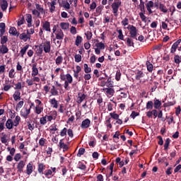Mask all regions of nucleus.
I'll return each instance as SVG.
<instances>
[{"label":"nucleus","mask_w":181,"mask_h":181,"mask_svg":"<svg viewBox=\"0 0 181 181\" xmlns=\"http://www.w3.org/2000/svg\"><path fill=\"white\" fill-rule=\"evenodd\" d=\"M127 29L129 32L130 37L135 40H138V38L136 37V36H138V29H136V27L132 25H129Z\"/></svg>","instance_id":"1"},{"label":"nucleus","mask_w":181,"mask_h":181,"mask_svg":"<svg viewBox=\"0 0 181 181\" xmlns=\"http://www.w3.org/2000/svg\"><path fill=\"white\" fill-rule=\"evenodd\" d=\"M122 4L121 0H115L112 4V9L115 16H118V9H119V6H121Z\"/></svg>","instance_id":"2"},{"label":"nucleus","mask_w":181,"mask_h":181,"mask_svg":"<svg viewBox=\"0 0 181 181\" xmlns=\"http://www.w3.org/2000/svg\"><path fill=\"white\" fill-rule=\"evenodd\" d=\"M180 43H181V39H179L173 44L170 48V53H172V54H175V53H176V50L177 49H178V52H181V46L179 47V45H180Z\"/></svg>","instance_id":"3"},{"label":"nucleus","mask_w":181,"mask_h":181,"mask_svg":"<svg viewBox=\"0 0 181 181\" xmlns=\"http://www.w3.org/2000/svg\"><path fill=\"white\" fill-rule=\"evenodd\" d=\"M90 125H91V120L90 119H85L81 122V128L82 129H87V128H90Z\"/></svg>","instance_id":"4"},{"label":"nucleus","mask_w":181,"mask_h":181,"mask_svg":"<svg viewBox=\"0 0 181 181\" xmlns=\"http://www.w3.org/2000/svg\"><path fill=\"white\" fill-rule=\"evenodd\" d=\"M47 5L49 8V12L51 13H53V12L56 11V5H57L56 0H53L51 2L48 1Z\"/></svg>","instance_id":"5"},{"label":"nucleus","mask_w":181,"mask_h":181,"mask_svg":"<svg viewBox=\"0 0 181 181\" xmlns=\"http://www.w3.org/2000/svg\"><path fill=\"white\" fill-rule=\"evenodd\" d=\"M42 49L45 53H50V49H51L50 41H46L42 46Z\"/></svg>","instance_id":"6"},{"label":"nucleus","mask_w":181,"mask_h":181,"mask_svg":"<svg viewBox=\"0 0 181 181\" xmlns=\"http://www.w3.org/2000/svg\"><path fill=\"white\" fill-rule=\"evenodd\" d=\"M124 42H126V45L128 46V47H134L135 43L134 42V38L132 37H127L124 40Z\"/></svg>","instance_id":"7"},{"label":"nucleus","mask_w":181,"mask_h":181,"mask_svg":"<svg viewBox=\"0 0 181 181\" xmlns=\"http://www.w3.org/2000/svg\"><path fill=\"white\" fill-rule=\"evenodd\" d=\"M26 164L25 163V161L23 160H20L19 163L17 165V169L18 173H23V168H25V165Z\"/></svg>","instance_id":"8"},{"label":"nucleus","mask_w":181,"mask_h":181,"mask_svg":"<svg viewBox=\"0 0 181 181\" xmlns=\"http://www.w3.org/2000/svg\"><path fill=\"white\" fill-rule=\"evenodd\" d=\"M32 77H35L39 74V69H37V64H33L32 65Z\"/></svg>","instance_id":"9"},{"label":"nucleus","mask_w":181,"mask_h":181,"mask_svg":"<svg viewBox=\"0 0 181 181\" xmlns=\"http://www.w3.org/2000/svg\"><path fill=\"white\" fill-rule=\"evenodd\" d=\"M19 39L21 40H23V42H28V40H30V35L26 34L25 33H23L19 34Z\"/></svg>","instance_id":"10"},{"label":"nucleus","mask_w":181,"mask_h":181,"mask_svg":"<svg viewBox=\"0 0 181 181\" xmlns=\"http://www.w3.org/2000/svg\"><path fill=\"white\" fill-rule=\"evenodd\" d=\"M64 37V33H63V30H62V29H58L56 33V39H57V40H63Z\"/></svg>","instance_id":"11"},{"label":"nucleus","mask_w":181,"mask_h":181,"mask_svg":"<svg viewBox=\"0 0 181 181\" xmlns=\"http://www.w3.org/2000/svg\"><path fill=\"white\" fill-rule=\"evenodd\" d=\"M42 29H44V30H46V32H52V29L50 28V22L45 21V22H42Z\"/></svg>","instance_id":"12"},{"label":"nucleus","mask_w":181,"mask_h":181,"mask_svg":"<svg viewBox=\"0 0 181 181\" xmlns=\"http://www.w3.org/2000/svg\"><path fill=\"white\" fill-rule=\"evenodd\" d=\"M4 87L1 89L3 91H9V90H11V88H12V87H13V86H11L9 84V81L6 80L5 81V83L3 84Z\"/></svg>","instance_id":"13"},{"label":"nucleus","mask_w":181,"mask_h":181,"mask_svg":"<svg viewBox=\"0 0 181 181\" xmlns=\"http://www.w3.org/2000/svg\"><path fill=\"white\" fill-rule=\"evenodd\" d=\"M33 172V164L29 163L27 165L25 173L30 176V175H32V173Z\"/></svg>","instance_id":"14"},{"label":"nucleus","mask_w":181,"mask_h":181,"mask_svg":"<svg viewBox=\"0 0 181 181\" xmlns=\"http://www.w3.org/2000/svg\"><path fill=\"white\" fill-rule=\"evenodd\" d=\"M153 107L155 110H159L160 107L162 105V102L157 99L156 98L153 100Z\"/></svg>","instance_id":"15"},{"label":"nucleus","mask_w":181,"mask_h":181,"mask_svg":"<svg viewBox=\"0 0 181 181\" xmlns=\"http://www.w3.org/2000/svg\"><path fill=\"white\" fill-rule=\"evenodd\" d=\"M87 95L84 93H78V100L77 103L78 104H81L82 102L84 100L85 98H86Z\"/></svg>","instance_id":"16"},{"label":"nucleus","mask_w":181,"mask_h":181,"mask_svg":"<svg viewBox=\"0 0 181 181\" xmlns=\"http://www.w3.org/2000/svg\"><path fill=\"white\" fill-rule=\"evenodd\" d=\"M29 114H30V109L25 108L21 111V115L24 118H28V115H29Z\"/></svg>","instance_id":"17"},{"label":"nucleus","mask_w":181,"mask_h":181,"mask_svg":"<svg viewBox=\"0 0 181 181\" xmlns=\"http://www.w3.org/2000/svg\"><path fill=\"white\" fill-rule=\"evenodd\" d=\"M59 146L61 149L62 148L64 149V152H65V151H69V146H67V144H64V142H63V139H61L59 141Z\"/></svg>","instance_id":"18"},{"label":"nucleus","mask_w":181,"mask_h":181,"mask_svg":"<svg viewBox=\"0 0 181 181\" xmlns=\"http://www.w3.org/2000/svg\"><path fill=\"white\" fill-rule=\"evenodd\" d=\"M143 77H145V74L142 71H137L136 73L135 78L137 81H141V78H143Z\"/></svg>","instance_id":"19"},{"label":"nucleus","mask_w":181,"mask_h":181,"mask_svg":"<svg viewBox=\"0 0 181 181\" xmlns=\"http://www.w3.org/2000/svg\"><path fill=\"white\" fill-rule=\"evenodd\" d=\"M13 127H14V124L12 119H7L6 122V127L7 128V129H12Z\"/></svg>","instance_id":"20"},{"label":"nucleus","mask_w":181,"mask_h":181,"mask_svg":"<svg viewBox=\"0 0 181 181\" xmlns=\"http://www.w3.org/2000/svg\"><path fill=\"white\" fill-rule=\"evenodd\" d=\"M103 90L106 91L107 95H110L111 97L115 94V90L112 88H105Z\"/></svg>","instance_id":"21"},{"label":"nucleus","mask_w":181,"mask_h":181,"mask_svg":"<svg viewBox=\"0 0 181 181\" xmlns=\"http://www.w3.org/2000/svg\"><path fill=\"white\" fill-rule=\"evenodd\" d=\"M9 52V49L5 44H3L0 46V52L2 53V54H6Z\"/></svg>","instance_id":"22"},{"label":"nucleus","mask_w":181,"mask_h":181,"mask_svg":"<svg viewBox=\"0 0 181 181\" xmlns=\"http://www.w3.org/2000/svg\"><path fill=\"white\" fill-rule=\"evenodd\" d=\"M9 33H10V35H12L13 36H19V32H18V30H16V28H15V27L10 28Z\"/></svg>","instance_id":"23"},{"label":"nucleus","mask_w":181,"mask_h":181,"mask_svg":"<svg viewBox=\"0 0 181 181\" xmlns=\"http://www.w3.org/2000/svg\"><path fill=\"white\" fill-rule=\"evenodd\" d=\"M46 169V165H45V164L43 163H39L38 164V168H37V172L38 173H40V175H43V170H45Z\"/></svg>","instance_id":"24"},{"label":"nucleus","mask_w":181,"mask_h":181,"mask_svg":"<svg viewBox=\"0 0 181 181\" xmlns=\"http://www.w3.org/2000/svg\"><path fill=\"white\" fill-rule=\"evenodd\" d=\"M49 103L53 107V108H59V103L56 100V98H52L49 100Z\"/></svg>","instance_id":"25"},{"label":"nucleus","mask_w":181,"mask_h":181,"mask_svg":"<svg viewBox=\"0 0 181 181\" xmlns=\"http://www.w3.org/2000/svg\"><path fill=\"white\" fill-rule=\"evenodd\" d=\"M14 101L21 100V90H16L13 95Z\"/></svg>","instance_id":"26"},{"label":"nucleus","mask_w":181,"mask_h":181,"mask_svg":"<svg viewBox=\"0 0 181 181\" xmlns=\"http://www.w3.org/2000/svg\"><path fill=\"white\" fill-rule=\"evenodd\" d=\"M146 66L147 67V71L149 73H152V71H153V64H152V63H151V62L146 61Z\"/></svg>","instance_id":"27"},{"label":"nucleus","mask_w":181,"mask_h":181,"mask_svg":"<svg viewBox=\"0 0 181 181\" xmlns=\"http://www.w3.org/2000/svg\"><path fill=\"white\" fill-rule=\"evenodd\" d=\"M174 62L175 64H180L181 63V55L174 54L173 57Z\"/></svg>","instance_id":"28"},{"label":"nucleus","mask_w":181,"mask_h":181,"mask_svg":"<svg viewBox=\"0 0 181 181\" xmlns=\"http://www.w3.org/2000/svg\"><path fill=\"white\" fill-rule=\"evenodd\" d=\"M35 112V114H37L38 115L40 114H42V112H43V105H42V106L36 105Z\"/></svg>","instance_id":"29"},{"label":"nucleus","mask_w":181,"mask_h":181,"mask_svg":"<svg viewBox=\"0 0 181 181\" xmlns=\"http://www.w3.org/2000/svg\"><path fill=\"white\" fill-rule=\"evenodd\" d=\"M160 11L163 12V13H168V8H166V6L165 4L160 3L158 6Z\"/></svg>","instance_id":"30"},{"label":"nucleus","mask_w":181,"mask_h":181,"mask_svg":"<svg viewBox=\"0 0 181 181\" xmlns=\"http://www.w3.org/2000/svg\"><path fill=\"white\" fill-rule=\"evenodd\" d=\"M1 10L5 11L8 9V1L6 0H3L1 4Z\"/></svg>","instance_id":"31"},{"label":"nucleus","mask_w":181,"mask_h":181,"mask_svg":"<svg viewBox=\"0 0 181 181\" xmlns=\"http://www.w3.org/2000/svg\"><path fill=\"white\" fill-rule=\"evenodd\" d=\"M5 29H6V25H5V23H0V34L5 35Z\"/></svg>","instance_id":"32"},{"label":"nucleus","mask_w":181,"mask_h":181,"mask_svg":"<svg viewBox=\"0 0 181 181\" xmlns=\"http://www.w3.org/2000/svg\"><path fill=\"white\" fill-rule=\"evenodd\" d=\"M50 93L52 95L56 96V95H59V91L57 90V89H56V86H52V88L50 90Z\"/></svg>","instance_id":"33"},{"label":"nucleus","mask_w":181,"mask_h":181,"mask_svg":"<svg viewBox=\"0 0 181 181\" xmlns=\"http://www.w3.org/2000/svg\"><path fill=\"white\" fill-rule=\"evenodd\" d=\"M16 75V72L15 71V69L12 68L8 71V77H9V78H15Z\"/></svg>","instance_id":"34"},{"label":"nucleus","mask_w":181,"mask_h":181,"mask_svg":"<svg viewBox=\"0 0 181 181\" xmlns=\"http://www.w3.org/2000/svg\"><path fill=\"white\" fill-rule=\"evenodd\" d=\"M28 49H29V45H25L23 48L21 49V50L20 51L21 57H23V56H25Z\"/></svg>","instance_id":"35"},{"label":"nucleus","mask_w":181,"mask_h":181,"mask_svg":"<svg viewBox=\"0 0 181 181\" xmlns=\"http://www.w3.org/2000/svg\"><path fill=\"white\" fill-rule=\"evenodd\" d=\"M8 135L4 134L0 138L1 144H5L6 146H8Z\"/></svg>","instance_id":"36"},{"label":"nucleus","mask_w":181,"mask_h":181,"mask_svg":"<svg viewBox=\"0 0 181 181\" xmlns=\"http://www.w3.org/2000/svg\"><path fill=\"white\" fill-rule=\"evenodd\" d=\"M35 8H36V11H40V13H42V15H43V13H45V8H43V7H42V6H40V4H35Z\"/></svg>","instance_id":"37"},{"label":"nucleus","mask_w":181,"mask_h":181,"mask_svg":"<svg viewBox=\"0 0 181 181\" xmlns=\"http://www.w3.org/2000/svg\"><path fill=\"white\" fill-rule=\"evenodd\" d=\"M78 169H80L81 170H86V169H87V166L84 163L79 161L78 163Z\"/></svg>","instance_id":"38"},{"label":"nucleus","mask_w":181,"mask_h":181,"mask_svg":"<svg viewBox=\"0 0 181 181\" xmlns=\"http://www.w3.org/2000/svg\"><path fill=\"white\" fill-rule=\"evenodd\" d=\"M55 63L57 66H60L63 63V57L62 55L58 56L55 59Z\"/></svg>","instance_id":"39"},{"label":"nucleus","mask_w":181,"mask_h":181,"mask_svg":"<svg viewBox=\"0 0 181 181\" xmlns=\"http://www.w3.org/2000/svg\"><path fill=\"white\" fill-rule=\"evenodd\" d=\"M83 69H84V72L86 74H88L89 73H91V67L88 66V64H83Z\"/></svg>","instance_id":"40"},{"label":"nucleus","mask_w":181,"mask_h":181,"mask_svg":"<svg viewBox=\"0 0 181 181\" xmlns=\"http://www.w3.org/2000/svg\"><path fill=\"white\" fill-rule=\"evenodd\" d=\"M106 86L108 88L114 87V82H112L111 77L108 78L106 81Z\"/></svg>","instance_id":"41"},{"label":"nucleus","mask_w":181,"mask_h":181,"mask_svg":"<svg viewBox=\"0 0 181 181\" xmlns=\"http://www.w3.org/2000/svg\"><path fill=\"white\" fill-rule=\"evenodd\" d=\"M169 145H170V139L167 138L164 144V151H168Z\"/></svg>","instance_id":"42"},{"label":"nucleus","mask_w":181,"mask_h":181,"mask_svg":"<svg viewBox=\"0 0 181 181\" xmlns=\"http://www.w3.org/2000/svg\"><path fill=\"white\" fill-rule=\"evenodd\" d=\"M1 37V45H5L8 42V37L4 36V35L0 34Z\"/></svg>","instance_id":"43"},{"label":"nucleus","mask_w":181,"mask_h":181,"mask_svg":"<svg viewBox=\"0 0 181 181\" xmlns=\"http://www.w3.org/2000/svg\"><path fill=\"white\" fill-rule=\"evenodd\" d=\"M69 25L70 24L69 23H61V29H62L63 30H67V29H69Z\"/></svg>","instance_id":"44"},{"label":"nucleus","mask_w":181,"mask_h":181,"mask_svg":"<svg viewBox=\"0 0 181 181\" xmlns=\"http://www.w3.org/2000/svg\"><path fill=\"white\" fill-rule=\"evenodd\" d=\"M47 115H45V117H42L40 119V123L41 125H46L47 124Z\"/></svg>","instance_id":"45"},{"label":"nucleus","mask_w":181,"mask_h":181,"mask_svg":"<svg viewBox=\"0 0 181 181\" xmlns=\"http://www.w3.org/2000/svg\"><path fill=\"white\" fill-rule=\"evenodd\" d=\"M146 110H153V102L152 100H149L146 103Z\"/></svg>","instance_id":"46"},{"label":"nucleus","mask_w":181,"mask_h":181,"mask_svg":"<svg viewBox=\"0 0 181 181\" xmlns=\"http://www.w3.org/2000/svg\"><path fill=\"white\" fill-rule=\"evenodd\" d=\"M37 56H42L43 54V45H40L36 50Z\"/></svg>","instance_id":"47"},{"label":"nucleus","mask_w":181,"mask_h":181,"mask_svg":"<svg viewBox=\"0 0 181 181\" xmlns=\"http://www.w3.org/2000/svg\"><path fill=\"white\" fill-rule=\"evenodd\" d=\"M81 42H83V37H81L80 35H78L75 41L76 46H80Z\"/></svg>","instance_id":"48"},{"label":"nucleus","mask_w":181,"mask_h":181,"mask_svg":"<svg viewBox=\"0 0 181 181\" xmlns=\"http://www.w3.org/2000/svg\"><path fill=\"white\" fill-rule=\"evenodd\" d=\"M66 81H65L66 83H69L71 84L73 83V76L70 74H66Z\"/></svg>","instance_id":"49"},{"label":"nucleus","mask_w":181,"mask_h":181,"mask_svg":"<svg viewBox=\"0 0 181 181\" xmlns=\"http://www.w3.org/2000/svg\"><path fill=\"white\" fill-rule=\"evenodd\" d=\"M62 6L66 10L70 9V3H69L67 1H62Z\"/></svg>","instance_id":"50"},{"label":"nucleus","mask_w":181,"mask_h":181,"mask_svg":"<svg viewBox=\"0 0 181 181\" xmlns=\"http://www.w3.org/2000/svg\"><path fill=\"white\" fill-rule=\"evenodd\" d=\"M19 122H21V117L16 116L13 122L14 127H18V125H19Z\"/></svg>","instance_id":"51"},{"label":"nucleus","mask_w":181,"mask_h":181,"mask_svg":"<svg viewBox=\"0 0 181 181\" xmlns=\"http://www.w3.org/2000/svg\"><path fill=\"white\" fill-rule=\"evenodd\" d=\"M23 88V86H22V83L18 82L15 84L14 90H17L19 91V90H22Z\"/></svg>","instance_id":"52"},{"label":"nucleus","mask_w":181,"mask_h":181,"mask_svg":"<svg viewBox=\"0 0 181 181\" xmlns=\"http://www.w3.org/2000/svg\"><path fill=\"white\" fill-rule=\"evenodd\" d=\"M84 153H86V148H79V150H78V153H77V156H78V158H80V156H81L82 155H84Z\"/></svg>","instance_id":"53"},{"label":"nucleus","mask_w":181,"mask_h":181,"mask_svg":"<svg viewBox=\"0 0 181 181\" xmlns=\"http://www.w3.org/2000/svg\"><path fill=\"white\" fill-rule=\"evenodd\" d=\"M110 115L113 119H118V118H119V115L115 113V112H110Z\"/></svg>","instance_id":"54"},{"label":"nucleus","mask_w":181,"mask_h":181,"mask_svg":"<svg viewBox=\"0 0 181 181\" xmlns=\"http://www.w3.org/2000/svg\"><path fill=\"white\" fill-rule=\"evenodd\" d=\"M96 47L100 49L101 50H104L105 49V45L103 42H98L95 44Z\"/></svg>","instance_id":"55"},{"label":"nucleus","mask_w":181,"mask_h":181,"mask_svg":"<svg viewBox=\"0 0 181 181\" xmlns=\"http://www.w3.org/2000/svg\"><path fill=\"white\" fill-rule=\"evenodd\" d=\"M85 35L86 36L87 40H91V37H93V33L90 31H87L85 33Z\"/></svg>","instance_id":"56"},{"label":"nucleus","mask_w":181,"mask_h":181,"mask_svg":"<svg viewBox=\"0 0 181 181\" xmlns=\"http://www.w3.org/2000/svg\"><path fill=\"white\" fill-rule=\"evenodd\" d=\"M32 13L33 15H34V16H37V18H40V13L38 10H36V9H33L32 11Z\"/></svg>","instance_id":"57"},{"label":"nucleus","mask_w":181,"mask_h":181,"mask_svg":"<svg viewBox=\"0 0 181 181\" xmlns=\"http://www.w3.org/2000/svg\"><path fill=\"white\" fill-rule=\"evenodd\" d=\"M142 22H146V16L145 15V13H139Z\"/></svg>","instance_id":"58"},{"label":"nucleus","mask_w":181,"mask_h":181,"mask_svg":"<svg viewBox=\"0 0 181 181\" xmlns=\"http://www.w3.org/2000/svg\"><path fill=\"white\" fill-rule=\"evenodd\" d=\"M115 80H117V81H119V80H121V71H117L115 75Z\"/></svg>","instance_id":"59"},{"label":"nucleus","mask_w":181,"mask_h":181,"mask_svg":"<svg viewBox=\"0 0 181 181\" xmlns=\"http://www.w3.org/2000/svg\"><path fill=\"white\" fill-rule=\"evenodd\" d=\"M161 28L164 30H169V28H168V23H166V22H164V21L161 22Z\"/></svg>","instance_id":"60"},{"label":"nucleus","mask_w":181,"mask_h":181,"mask_svg":"<svg viewBox=\"0 0 181 181\" xmlns=\"http://www.w3.org/2000/svg\"><path fill=\"white\" fill-rule=\"evenodd\" d=\"M67 135V128L64 127L63 129L60 132V136H66Z\"/></svg>","instance_id":"61"},{"label":"nucleus","mask_w":181,"mask_h":181,"mask_svg":"<svg viewBox=\"0 0 181 181\" xmlns=\"http://www.w3.org/2000/svg\"><path fill=\"white\" fill-rule=\"evenodd\" d=\"M25 20H26L27 23H32V15L26 14Z\"/></svg>","instance_id":"62"},{"label":"nucleus","mask_w":181,"mask_h":181,"mask_svg":"<svg viewBox=\"0 0 181 181\" xmlns=\"http://www.w3.org/2000/svg\"><path fill=\"white\" fill-rule=\"evenodd\" d=\"M122 25L123 26H127V25H129V20L128 18H124V19L122 21Z\"/></svg>","instance_id":"63"},{"label":"nucleus","mask_w":181,"mask_h":181,"mask_svg":"<svg viewBox=\"0 0 181 181\" xmlns=\"http://www.w3.org/2000/svg\"><path fill=\"white\" fill-rule=\"evenodd\" d=\"M74 59L76 63H80V62H81V56L80 54H76Z\"/></svg>","instance_id":"64"}]
</instances>
